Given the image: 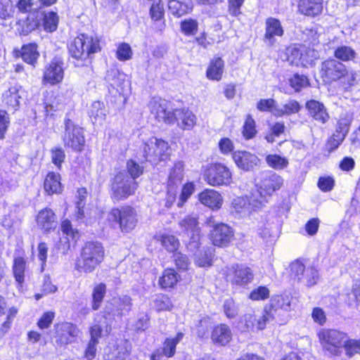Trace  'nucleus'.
Wrapping results in <instances>:
<instances>
[{
	"mask_svg": "<svg viewBox=\"0 0 360 360\" xmlns=\"http://www.w3.org/2000/svg\"><path fill=\"white\" fill-rule=\"evenodd\" d=\"M306 108L308 109L311 116L317 122L326 123L329 118L326 108L323 103L311 100L307 102Z\"/></svg>",
	"mask_w": 360,
	"mask_h": 360,
	"instance_id": "31",
	"label": "nucleus"
},
{
	"mask_svg": "<svg viewBox=\"0 0 360 360\" xmlns=\"http://www.w3.org/2000/svg\"><path fill=\"white\" fill-rule=\"evenodd\" d=\"M37 222L38 226L45 231L55 229L57 226L56 214L49 208H45L39 212Z\"/></svg>",
	"mask_w": 360,
	"mask_h": 360,
	"instance_id": "29",
	"label": "nucleus"
},
{
	"mask_svg": "<svg viewBox=\"0 0 360 360\" xmlns=\"http://www.w3.org/2000/svg\"><path fill=\"white\" fill-rule=\"evenodd\" d=\"M106 110L105 109L104 104L100 101H94L89 109V116L91 119H94V122L102 123L106 116Z\"/></svg>",
	"mask_w": 360,
	"mask_h": 360,
	"instance_id": "42",
	"label": "nucleus"
},
{
	"mask_svg": "<svg viewBox=\"0 0 360 360\" xmlns=\"http://www.w3.org/2000/svg\"><path fill=\"white\" fill-rule=\"evenodd\" d=\"M168 143L156 137L149 139L143 146V157L146 161L157 164L165 160L169 155Z\"/></svg>",
	"mask_w": 360,
	"mask_h": 360,
	"instance_id": "7",
	"label": "nucleus"
},
{
	"mask_svg": "<svg viewBox=\"0 0 360 360\" xmlns=\"http://www.w3.org/2000/svg\"><path fill=\"white\" fill-rule=\"evenodd\" d=\"M121 74L117 70L111 69L106 73L105 80L113 88L117 87L121 84Z\"/></svg>",
	"mask_w": 360,
	"mask_h": 360,
	"instance_id": "64",
	"label": "nucleus"
},
{
	"mask_svg": "<svg viewBox=\"0 0 360 360\" xmlns=\"http://www.w3.org/2000/svg\"><path fill=\"white\" fill-rule=\"evenodd\" d=\"M64 124V131L62 135L64 146L73 150H82L85 142L82 128L76 125L70 119H66Z\"/></svg>",
	"mask_w": 360,
	"mask_h": 360,
	"instance_id": "9",
	"label": "nucleus"
},
{
	"mask_svg": "<svg viewBox=\"0 0 360 360\" xmlns=\"http://www.w3.org/2000/svg\"><path fill=\"white\" fill-rule=\"evenodd\" d=\"M224 69V62L219 58H214L211 61L207 69V77L212 80L219 81L221 79Z\"/></svg>",
	"mask_w": 360,
	"mask_h": 360,
	"instance_id": "34",
	"label": "nucleus"
},
{
	"mask_svg": "<svg viewBox=\"0 0 360 360\" xmlns=\"http://www.w3.org/2000/svg\"><path fill=\"white\" fill-rule=\"evenodd\" d=\"M265 160L269 167L276 170H281L286 168L289 163L287 158L276 154H270L266 155Z\"/></svg>",
	"mask_w": 360,
	"mask_h": 360,
	"instance_id": "44",
	"label": "nucleus"
},
{
	"mask_svg": "<svg viewBox=\"0 0 360 360\" xmlns=\"http://www.w3.org/2000/svg\"><path fill=\"white\" fill-rule=\"evenodd\" d=\"M161 243L162 246L169 252L176 251L179 246V240L174 236L172 235L162 236L161 238Z\"/></svg>",
	"mask_w": 360,
	"mask_h": 360,
	"instance_id": "60",
	"label": "nucleus"
},
{
	"mask_svg": "<svg viewBox=\"0 0 360 360\" xmlns=\"http://www.w3.org/2000/svg\"><path fill=\"white\" fill-rule=\"evenodd\" d=\"M232 157L238 167L247 172L259 166L261 162L255 154L245 150L235 151Z\"/></svg>",
	"mask_w": 360,
	"mask_h": 360,
	"instance_id": "19",
	"label": "nucleus"
},
{
	"mask_svg": "<svg viewBox=\"0 0 360 360\" xmlns=\"http://www.w3.org/2000/svg\"><path fill=\"white\" fill-rule=\"evenodd\" d=\"M184 233L189 238L188 248L193 251L200 248V229L197 214L186 215L179 222Z\"/></svg>",
	"mask_w": 360,
	"mask_h": 360,
	"instance_id": "11",
	"label": "nucleus"
},
{
	"mask_svg": "<svg viewBox=\"0 0 360 360\" xmlns=\"http://www.w3.org/2000/svg\"><path fill=\"white\" fill-rule=\"evenodd\" d=\"M175 122L183 130H191L196 124L197 118L192 111L186 108L175 109Z\"/></svg>",
	"mask_w": 360,
	"mask_h": 360,
	"instance_id": "26",
	"label": "nucleus"
},
{
	"mask_svg": "<svg viewBox=\"0 0 360 360\" xmlns=\"http://www.w3.org/2000/svg\"><path fill=\"white\" fill-rule=\"evenodd\" d=\"M352 122V115L347 113L345 115L341 116L338 122L336 132L335 134L342 136V139H345L349 132Z\"/></svg>",
	"mask_w": 360,
	"mask_h": 360,
	"instance_id": "47",
	"label": "nucleus"
},
{
	"mask_svg": "<svg viewBox=\"0 0 360 360\" xmlns=\"http://www.w3.org/2000/svg\"><path fill=\"white\" fill-rule=\"evenodd\" d=\"M227 278L233 285L245 286L253 281L254 274L244 264H235L229 269Z\"/></svg>",
	"mask_w": 360,
	"mask_h": 360,
	"instance_id": "16",
	"label": "nucleus"
},
{
	"mask_svg": "<svg viewBox=\"0 0 360 360\" xmlns=\"http://www.w3.org/2000/svg\"><path fill=\"white\" fill-rule=\"evenodd\" d=\"M232 338V333L230 328L224 323L215 326L211 334L212 341L217 345L224 346Z\"/></svg>",
	"mask_w": 360,
	"mask_h": 360,
	"instance_id": "28",
	"label": "nucleus"
},
{
	"mask_svg": "<svg viewBox=\"0 0 360 360\" xmlns=\"http://www.w3.org/2000/svg\"><path fill=\"white\" fill-rule=\"evenodd\" d=\"M70 56L76 60L75 65L80 67L90 63L92 55L101 51L99 39L96 36L82 34L70 44Z\"/></svg>",
	"mask_w": 360,
	"mask_h": 360,
	"instance_id": "1",
	"label": "nucleus"
},
{
	"mask_svg": "<svg viewBox=\"0 0 360 360\" xmlns=\"http://www.w3.org/2000/svg\"><path fill=\"white\" fill-rule=\"evenodd\" d=\"M223 309L225 315L229 319L235 318L238 314V307L231 298L227 299L224 301Z\"/></svg>",
	"mask_w": 360,
	"mask_h": 360,
	"instance_id": "55",
	"label": "nucleus"
},
{
	"mask_svg": "<svg viewBox=\"0 0 360 360\" xmlns=\"http://www.w3.org/2000/svg\"><path fill=\"white\" fill-rule=\"evenodd\" d=\"M44 186L45 191L49 195L60 193L62 191L60 174L49 172L45 179Z\"/></svg>",
	"mask_w": 360,
	"mask_h": 360,
	"instance_id": "36",
	"label": "nucleus"
},
{
	"mask_svg": "<svg viewBox=\"0 0 360 360\" xmlns=\"http://www.w3.org/2000/svg\"><path fill=\"white\" fill-rule=\"evenodd\" d=\"M117 58L120 61H125L131 58L132 51L131 46L126 43L120 44L116 52Z\"/></svg>",
	"mask_w": 360,
	"mask_h": 360,
	"instance_id": "61",
	"label": "nucleus"
},
{
	"mask_svg": "<svg viewBox=\"0 0 360 360\" xmlns=\"http://www.w3.org/2000/svg\"><path fill=\"white\" fill-rule=\"evenodd\" d=\"M64 63L59 58H54L45 66L42 81L54 85L62 82L64 77Z\"/></svg>",
	"mask_w": 360,
	"mask_h": 360,
	"instance_id": "17",
	"label": "nucleus"
},
{
	"mask_svg": "<svg viewBox=\"0 0 360 360\" xmlns=\"http://www.w3.org/2000/svg\"><path fill=\"white\" fill-rule=\"evenodd\" d=\"M184 164L181 162H178L174 164L172 168L169 178H168V187H178L181 183L184 176Z\"/></svg>",
	"mask_w": 360,
	"mask_h": 360,
	"instance_id": "39",
	"label": "nucleus"
},
{
	"mask_svg": "<svg viewBox=\"0 0 360 360\" xmlns=\"http://www.w3.org/2000/svg\"><path fill=\"white\" fill-rule=\"evenodd\" d=\"M300 108V105L297 101L289 100L282 108H275L273 114L276 117L290 115L298 112Z\"/></svg>",
	"mask_w": 360,
	"mask_h": 360,
	"instance_id": "40",
	"label": "nucleus"
},
{
	"mask_svg": "<svg viewBox=\"0 0 360 360\" xmlns=\"http://www.w3.org/2000/svg\"><path fill=\"white\" fill-rule=\"evenodd\" d=\"M184 333L178 332L174 337L167 338L163 343L162 352L167 357H172L176 353V347L184 338Z\"/></svg>",
	"mask_w": 360,
	"mask_h": 360,
	"instance_id": "37",
	"label": "nucleus"
},
{
	"mask_svg": "<svg viewBox=\"0 0 360 360\" xmlns=\"http://www.w3.org/2000/svg\"><path fill=\"white\" fill-rule=\"evenodd\" d=\"M283 29L281 22L274 18H268L265 22V34L264 40L269 46L275 42L276 37H282Z\"/></svg>",
	"mask_w": 360,
	"mask_h": 360,
	"instance_id": "22",
	"label": "nucleus"
},
{
	"mask_svg": "<svg viewBox=\"0 0 360 360\" xmlns=\"http://www.w3.org/2000/svg\"><path fill=\"white\" fill-rule=\"evenodd\" d=\"M150 9L151 18L155 21H160L164 16V7L161 0H152Z\"/></svg>",
	"mask_w": 360,
	"mask_h": 360,
	"instance_id": "53",
	"label": "nucleus"
},
{
	"mask_svg": "<svg viewBox=\"0 0 360 360\" xmlns=\"http://www.w3.org/2000/svg\"><path fill=\"white\" fill-rule=\"evenodd\" d=\"M202 175L205 182L212 186H229L233 181L231 170L221 163L207 165Z\"/></svg>",
	"mask_w": 360,
	"mask_h": 360,
	"instance_id": "5",
	"label": "nucleus"
},
{
	"mask_svg": "<svg viewBox=\"0 0 360 360\" xmlns=\"http://www.w3.org/2000/svg\"><path fill=\"white\" fill-rule=\"evenodd\" d=\"M292 302V297L290 293L276 295L271 298L269 307H267V310L272 311L275 316L278 309L289 311Z\"/></svg>",
	"mask_w": 360,
	"mask_h": 360,
	"instance_id": "32",
	"label": "nucleus"
},
{
	"mask_svg": "<svg viewBox=\"0 0 360 360\" xmlns=\"http://www.w3.org/2000/svg\"><path fill=\"white\" fill-rule=\"evenodd\" d=\"M348 304L360 309V281H356L352 285V291L347 295Z\"/></svg>",
	"mask_w": 360,
	"mask_h": 360,
	"instance_id": "49",
	"label": "nucleus"
},
{
	"mask_svg": "<svg viewBox=\"0 0 360 360\" xmlns=\"http://www.w3.org/2000/svg\"><path fill=\"white\" fill-rule=\"evenodd\" d=\"M168 8L172 15L181 17L192 11L191 0H169Z\"/></svg>",
	"mask_w": 360,
	"mask_h": 360,
	"instance_id": "33",
	"label": "nucleus"
},
{
	"mask_svg": "<svg viewBox=\"0 0 360 360\" xmlns=\"http://www.w3.org/2000/svg\"><path fill=\"white\" fill-rule=\"evenodd\" d=\"M319 340L325 351L333 356L342 354L347 335L337 330L323 329L319 333Z\"/></svg>",
	"mask_w": 360,
	"mask_h": 360,
	"instance_id": "4",
	"label": "nucleus"
},
{
	"mask_svg": "<svg viewBox=\"0 0 360 360\" xmlns=\"http://www.w3.org/2000/svg\"><path fill=\"white\" fill-rule=\"evenodd\" d=\"M233 231L228 225L221 223L211 231L210 238L213 245L219 247L228 245L233 238Z\"/></svg>",
	"mask_w": 360,
	"mask_h": 360,
	"instance_id": "18",
	"label": "nucleus"
},
{
	"mask_svg": "<svg viewBox=\"0 0 360 360\" xmlns=\"http://www.w3.org/2000/svg\"><path fill=\"white\" fill-rule=\"evenodd\" d=\"M311 51L307 50L305 47H290L287 49V60L290 64L299 66L306 65L312 61L309 58V53Z\"/></svg>",
	"mask_w": 360,
	"mask_h": 360,
	"instance_id": "23",
	"label": "nucleus"
},
{
	"mask_svg": "<svg viewBox=\"0 0 360 360\" xmlns=\"http://www.w3.org/2000/svg\"><path fill=\"white\" fill-rule=\"evenodd\" d=\"M199 201L212 210H218L221 207L223 198L221 195L212 189H205L198 195Z\"/></svg>",
	"mask_w": 360,
	"mask_h": 360,
	"instance_id": "27",
	"label": "nucleus"
},
{
	"mask_svg": "<svg viewBox=\"0 0 360 360\" xmlns=\"http://www.w3.org/2000/svg\"><path fill=\"white\" fill-rule=\"evenodd\" d=\"M136 188V181L125 171L120 172L115 175L111 184L112 198L116 201L125 200L134 194Z\"/></svg>",
	"mask_w": 360,
	"mask_h": 360,
	"instance_id": "6",
	"label": "nucleus"
},
{
	"mask_svg": "<svg viewBox=\"0 0 360 360\" xmlns=\"http://www.w3.org/2000/svg\"><path fill=\"white\" fill-rule=\"evenodd\" d=\"M111 322L106 316L102 313L97 314L93 326L90 328L91 340L98 341V338L101 337L102 333H109L111 330Z\"/></svg>",
	"mask_w": 360,
	"mask_h": 360,
	"instance_id": "25",
	"label": "nucleus"
},
{
	"mask_svg": "<svg viewBox=\"0 0 360 360\" xmlns=\"http://www.w3.org/2000/svg\"><path fill=\"white\" fill-rule=\"evenodd\" d=\"M274 319L272 311L267 307L259 314L247 313L240 319L238 327L242 332H254L265 328L266 324Z\"/></svg>",
	"mask_w": 360,
	"mask_h": 360,
	"instance_id": "8",
	"label": "nucleus"
},
{
	"mask_svg": "<svg viewBox=\"0 0 360 360\" xmlns=\"http://www.w3.org/2000/svg\"><path fill=\"white\" fill-rule=\"evenodd\" d=\"M178 281V275L174 269L165 270L162 276L159 279V284L162 288L173 287Z\"/></svg>",
	"mask_w": 360,
	"mask_h": 360,
	"instance_id": "45",
	"label": "nucleus"
},
{
	"mask_svg": "<svg viewBox=\"0 0 360 360\" xmlns=\"http://www.w3.org/2000/svg\"><path fill=\"white\" fill-rule=\"evenodd\" d=\"M291 276L298 281L304 283L307 286H312L316 283L318 271L313 267L305 269L304 265L296 260L290 264Z\"/></svg>",
	"mask_w": 360,
	"mask_h": 360,
	"instance_id": "15",
	"label": "nucleus"
},
{
	"mask_svg": "<svg viewBox=\"0 0 360 360\" xmlns=\"http://www.w3.org/2000/svg\"><path fill=\"white\" fill-rule=\"evenodd\" d=\"M150 111L158 122L172 124L175 123V110L165 99L153 98L149 103Z\"/></svg>",
	"mask_w": 360,
	"mask_h": 360,
	"instance_id": "12",
	"label": "nucleus"
},
{
	"mask_svg": "<svg viewBox=\"0 0 360 360\" xmlns=\"http://www.w3.org/2000/svg\"><path fill=\"white\" fill-rule=\"evenodd\" d=\"M198 22L191 18L186 19L181 23V32L187 36L194 35L198 31Z\"/></svg>",
	"mask_w": 360,
	"mask_h": 360,
	"instance_id": "54",
	"label": "nucleus"
},
{
	"mask_svg": "<svg viewBox=\"0 0 360 360\" xmlns=\"http://www.w3.org/2000/svg\"><path fill=\"white\" fill-rule=\"evenodd\" d=\"M58 16L54 12H49L44 17V27L47 32H52L55 31L58 27Z\"/></svg>",
	"mask_w": 360,
	"mask_h": 360,
	"instance_id": "52",
	"label": "nucleus"
},
{
	"mask_svg": "<svg viewBox=\"0 0 360 360\" xmlns=\"http://www.w3.org/2000/svg\"><path fill=\"white\" fill-rule=\"evenodd\" d=\"M129 344L125 340H120L110 345L105 352L104 360H124L129 352Z\"/></svg>",
	"mask_w": 360,
	"mask_h": 360,
	"instance_id": "20",
	"label": "nucleus"
},
{
	"mask_svg": "<svg viewBox=\"0 0 360 360\" xmlns=\"http://www.w3.org/2000/svg\"><path fill=\"white\" fill-rule=\"evenodd\" d=\"M212 256L210 250H205L195 254V263L200 267L212 265Z\"/></svg>",
	"mask_w": 360,
	"mask_h": 360,
	"instance_id": "51",
	"label": "nucleus"
},
{
	"mask_svg": "<svg viewBox=\"0 0 360 360\" xmlns=\"http://www.w3.org/2000/svg\"><path fill=\"white\" fill-rule=\"evenodd\" d=\"M320 73L324 82L331 83L340 80L346 88L354 85L356 81V73L349 71L343 63L335 59L323 61Z\"/></svg>",
	"mask_w": 360,
	"mask_h": 360,
	"instance_id": "2",
	"label": "nucleus"
},
{
	"mask_svg": "<svg viewBox=\"0 0 360 360\" xmlns=\"http://www.w3.org/2000/svg\"><path fill=\"white\" fill-rule=\"evenodd\" d=\"M131 308V298L128 296L115 297L105 305L102 314L108 320L113 322L116 318H120L128 313Z\"/></svg>",
	"mask_w": 360,
	"mask_h": 360,
	"instance_id": "13",
	"label": "nucleus"
},
{
	"mask_svg": "<svg viewBox=\"0 0 360 360\" xmlns=\"http://www.w3.org/2000/svg\"><path fill=\"white\" fill-rule=\"evenodd\" d=\"M195 189L193 183L189 182L186 184L181 191V193L179 196V199L177 202V206L181 207L184 203L187 201L189 197L192 195Z\"/></svg>",
	"mask_w": 360,
	"mask_h": 360,
	"instance_id": "62",
	"label": "nucleus"
},
{
	"mask_svg": "<svg viewBox=\"0 0 360 360\" xmlns=\"http://www.w3.org/2000/svg\"><path fill=\"white\" fill-rule=\"evenodd\" d=\"M54 328L56 342L58 345H65L75 342L80 334L79 329L69 322L57 323Z\"/></svg>",
	"mask_w": 360,
	"mask_h": 360,
	"instance_id": "14",
	"label": "nucleus"
},
{
	"mask_svg": "<svg viewBox=\"0 0 360 360\" xmlns=\"http://www.w3.org/2000/svg\"><path fill=\"white\" fill-rule=\"evenodd\" d=\"M106 293V286L103 283L96 285L92 292V309L97 310L101 305Z\"/></svg>",
	"mask_w": 360,
	"mask_h": 360,
	"instance_id": "46",
	"label": "nucleus"
},
{
	"mask_svg": "<svg viewBox=\"0 0 360 360\" xmlns=\"http://www.w3.org/2000/svg\"><path fill=\"white\" fill-rule=\"evenodd\" d=\"M127 174L130 178H133L134 181L143 174V167L137 164L135 161L129 160L127 163Z\"/></svg>",
	"mask_w": 360,
	"mask_h": 360,
	"instance_id": "63",
	"label": "nucleus"
},
{
	"mask_svg": "<svg viewBox=\"0 0 360 360\" xmlns=\"http://www.w3.org/2000/svg\"><path fill=\"white\" fill-rule=\"evenodd\" d=\"M108 219L118 222L122 231L127 233L133 230L137 223L136 211L129 206L112 209L108 215Z\"/></svg>",
	"mask_w": 360,
	"mask_h": 360,
	"instance_id": "10",
	"label": "nucleus"
},
{
	"mask_svg": "<svg viewBox=\"0 0 360 360\" xmlns=\"http://www.w3.org/2000/svg\"><path fill=\"white\" fill-rule=\"evenodd\" d=\"M20 55L25 63L34 67L39 56V53L35 44H30L22 47Z\"/></svg>",
	"mask_w": 360,
	"mask_h": 360,
	"instance_id": "38",
	"label": "nucleus"
},
{
	"mask_svg": "<svg viewBox=\"0 0 360 360\" xmlns=\"http://www.w3.org/2000/svg\"><path fill=\"white\" fill-rule=\"evenodd\" d=\"M40 24V20L34 14H29L25 20H19L17 23V30L20 34L27 35L34 30Z\"/></svg>",
	"mask_w": 360,
	"mask_h": 360,
	"instance_id": "35",
	"label": "nucleus"
},
{
	"mask_svg": "<svg viewBox=\"0 0 360 360\" xmlns=\"http://www.w3.org/2000/svg\"><path fill=\"white\" fill-rule=\"evenodd\" d=\"M24 91L20 86H11L3 94V103L8 110L15 112L18 110Z\"/></svg>",
	"mask_w": 360,
	"mask_h": 360,
	"instance_id": "21",
	"label": "nucleus"
},
{
	"mask_svg": "<svg viewBox=\"0 0 360 360\" xmlns=\"http://www.w3.org/2000/svg\"><path fill=\"white\" fill-rule=\"evenodd\" d=\"M26 261L22 257L14 259L13 264V273L14 278L18 284H22L25 281V271Z\"/></svg>",
	"mask_w": 360,
	"mask_h": 360,
	"instance_id": "43",
	"label": "nucleus"
},
{
	"mask_svg": "<svg viewBox=\"0 0 360 360\" xmlns=\"http://www.w3.org/2000/svg\"><path fill=\"white\" fill-rule=\"evenodd\" d=\"M347 356L352 357L354 354H360V340H346L344 348Z\"/></svg>",
	"mask_w": 360,
	"mask_h": 360,
	"instance_id": "58",
	"label": "nucleus"
},
{
	"mask_svg": "<svg viewBox=\"0 0 360 360\" xmlns=\"http://www.w3.org/2000/svg\"><path fill=\"white\" fill-rule=\"evenodd\" d=\"M290 86L297 92L308 85V79L304 75L295 74L290 79Z\"/></svg>",
	"mask_w": 360,
	"mask_h": 360,
	"instance_id": "56",
	"label": "nucleus"
},
{
	"mask_svg": "<svg viewBox=\"0 0 360 360\" xmlns=\"http://www.w3.org/2000/svg\"><path fill=\"white\" fill-rule=\"evenodd\" d=\"M154 307L157 311L170 310L172 308V304L167 296L159 295L154 300Z\"/></svg>",
	"mask_w": 360,
	"mask_h": 360,
	"instance_id": "57",
	"label": "nucleus"
},
{
	"mask_svg": "<svg viewBox=\"0 0 360 360\" xmlns=\"http://www.w3.org/2000/svg\"><path fill=\"white\" fill-rule=\"evenodd\" d=\"M283 183V179L280 175L271 172L263 175L259 187L270 196L274 192L280 189Z\"/></svg>",
	"mask_w": 360,
	"mask_h": 360,
	"instance_id": "24",
	"label": "nucleus"
},
{
	"mask_svg": "<svg viewBox=\"0 0 360 360\" xmlns=\"http://www.w3.org/2000/svg\"><path fill=\"white\" fill-rule=\"evenodd\" d=\"M104 248L98 242H87L82 249L80 257L77 259L75 268L80 272L89 273L103 261Z\"/></svg>",
	"mask_w": 360,
	"mask_h": 360,
	"instance_id": "3",
	"label": "nucleus"
},
{
	"mask_svg": "<svg viewBox=\"0 0 360 360\" xmlns=\"http://www.w3.org/2000/svg\"><path fill=\"white\" fill-rule=\"evenodd\" d=\"M255 122L250 115H248L243 125V134L246 139L253 138L256 134Z\"/></svg>",
	"mask_w": 360,
	"mask_h": 360,
	"instance_id": "59",
	"label": "nucleus"
},
{
	"mask_svg": "<svg viewBox=\"0 0 360 360\" xmlns=\"http://www.w3.org/2000/svg\"><path fill=\"white\" fill-rule=\"evenodd\" d=\"M268 197H269V195L266 194L259 186L251 193L248 199L249 205L254 209L260 208L267 202Z\"/></svg>",
	"mask_w": 360,
	"mask_h": 360,
	"instance_id": "41",
	"label": "nucleus"
},
{
	"mask_svg": "<svg viewBox=\"0 0 360 360\" xmlns=\"http://www.w3.org/2000/svg\"><path fill=\"white\" fill-rule=\"evenodd\" d=\"M14 14V7L10 0H0V23H3Z\"/></svg>",
	"mask_w": 360,
	"mask_h": 360,
	"instance_id": "50",
	"label": "nucleus"
},
{
	"mask_svg": "<svg viewBox=\"0 0 360 360\" xmlns=\"http://www.w3.org/2000/svg\"><path fill=\"white\" fill-rule=\"evenodd\" d=\"M334 55L339 60L349 61L355 58L356 52L350 46H341L335 50Z\"/></svg>",
	"mask_w": 360,
	"mask_h": 360,
	"instance_id": "48",
	"label": "nucleus"
},
{
	"mask_svg": "<svg viewBox=\"0 0 360 360\" xmlns=\"http://www.w3.org/2000/svg\"><path fill=\"white\" fill-rule=\"evenodd\" d=\"M298 10L307 16L318 15L323 10V0H300Z\"/></svg>",
	"mask_w": 360,
	"mask_h": 360,
	"instance_id": "30",
	"label": "nucleus"
}]
</instances>
